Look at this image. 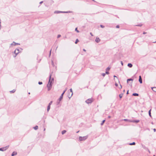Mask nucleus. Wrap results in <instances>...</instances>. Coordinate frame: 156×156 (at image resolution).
Returning a JSON list of instances; mask_svg holds the SVG:
<instances>
[{
    "label": "nucleus",
    "mask_w": 156,
    "mask_h": 156,
    "mask_svg": "<svg viewBox=\"0 0 156 156\" xmlns=\"http://www.w3.org/2000/svg\"><path fill=\"white\" fill-rule=\"evenodd\" d=\"M121 65L122 66H123V62L122 61H121Z\"/></svg>",
    "instance_id": "41"
},
{
    "label": "nucleus",
    "mask_w": 156,
    "mask_h": 156,
    "mask_svg": "<svg viewBox=\"0 0 156 156\" xmlns=\"http://www.w3.org/2000/svg\"><path fill=\"white\" fill-rule=\"evenodd\" d=\"M67 90V88H66V89H65V90H64V91L65 92H66V90Z\"/></svg>",
    "instance_id": "45"
},
{
    "label": "nucleus",
    "mask_w": 156,
    "mask_h": 156,
    "mask_svg": "<svg viewBox=\"0 0 156 156\" xmlns=\"http://www.w3.org/2000/svg\"><path fill=\"white\" fill-rule=\"evenodd\" d=\"M38 84H39V85H41V84H42V82H38Z\"/></svg>",
    "instance_id": "31"
},
{
    "label": "nucleus",
    "mask_w": 156,
    "mask_h": 156,
    "mask_svg": "<svg viewBox=\"0 0 156 156\" xmlns=\"http://www.w3.org/2000/svg\"><path fill=\"white\" fill-rule=\"evenodd\" d=\"M60 101H59V100H58L57 101V105L59 103Z\"/></svg>",
    "instance_id": "29"
},
{
    "label": "nucleus",
    "mask_w": 156,
    "mask_h": 156,
    "mask_svg": "<svg viewBox=\"0 0 156 156\" xmlns=\"http://www.w3.org/2000/svg\"><path fill=\"white\" fill-rule=\"evenodd\" d=\"M142 26V24H139V25H136V26H139V27H141V26Z\"/></svg>",
    "instance_id": "32"
},
{
    "label": "nucleus",
    "mask_w": 156,
    "mask_h": 156,
    "mask_svg": "<svg viewBox=\"0 0 156 156\" xmlns=\"http://www.w3.org/2000/svg\"><path fill=\"white\" fill-rule=\"evenodd\" d=\"M133 95L134 96H138L139 94L137 93H134L133 94Z\"/></svg>",
    "instance_id": "17"
},
{
    "label": "nucleus",
    "mask_w": 156,
    "mask_h": 156,
    "mask_svg": "<svg viewBox=\"0 0 156 156\" xmlns=\"http://www.w3.org/2000/svg\"><path fill=\"white\" fill-rule=\"evenodd\" d=\"M8 149V147H3L0 148V151H4Z\"/></svg>",
    "instance_id": "6"
},
{
    "label": "nucleus",
    "mask_w": 156,
    "mask_h": 156,
    "mask_svg": "<svg viewBox=\"0 0 156 156\" xmlns=\"http://www.w3.org/2000/svg\"><path fill=\"white\" fill-rule=\"evenodd\" d=\"M124 120L125 121H127L128 120L127 119H124Z\"/></svg>",
    "instance_id": "38"
},
{
    "label": "nucleus",
    "mask_w": 156,
    "mask_h": 156,
    "mask_svg": "<svg viewBox=\"0 0 156 156\" xmlns=\"http://www.w3.org/2000/svg\"><path fill=\"white\" fill-rule=\"evenodd\" d=\"M79 40L77 39H76L75 41V43L76 44L79 42Z\"/></svg>",
    "instance_id": "27"
},
{
    "label": "nucleus",
    "mask_w": 156,
    "mask_h": 156,
    "mask_svg": "<svg viewBox=\"0 0 156 156\" xmlns=\"http://www.w3.org/2000/svg\"><path fill=\"white\" fill-rule=\"evenodd\" d=\"M148 151H149V153H150V151H149V150H148Z\"/></svg>",
    "instance_id": "56"
},
{
    "label": "nucleus",
    "mask_w": 156,
    "mask_h": 156,
    "mask_svg": "<svg viewBox=\"0 0 156 156\" xmlns=\"http://www.w3.org/2000/svg\"><path fill=\"white\" fill-rule=\"evenodd\" d=\"M139 81L140 83H142V79L140 76H139Z\"/></svg>",
    "instance_id": "8"
},
{
    "label": "nucleus",
    "mask_w": 156,
    "mask_h": 156,
    "mask_svg": "<svg viewBox=\"0 0 156 156\" xmlns=\"http://www.w3.org/2000/svg\"><path fill=\"white\" fill-rule=\"evenodd\" d=\"M114 77H115L117 78V77L116 76H114Z\"/></svg>",
    "instance_id": "52"
},
{
    "label": "nucleus",
    "mask_w": 156,
    "mask_h": 156,
    "mask_svg": "<svg viewBox=\"0 0 156 156\" xmlns=\"http://www.w3.org/2000/svg\"><path fill=\"white\" fill-rule=\"evenodd\" d=\"M140 121L138 120H135L132 121V122H134L138 123Z\"/></svg>",
    "instance_id": "14"
},
{
    "label": "nucleus",
    "mask_w": 156,
    "mask_h": 156,
    "mask_svg": "<svg viewBox=\"0 0 156 156\" xmlns=\"http://www.w3.org/2000/svg\"><path fill=\"white\" fill-rule=\"evenodd\" d=\"M19 52H19V49H16L14 51V53L16 54V55L14 56V57H16V56L19 53Z\"/></svg>",
    "instance_id": "5"
},
{
    "label": "nucleus",
    "mask_w": 156,
    "mask_h": 156,
    "mask_svg": "<svg viewBox=\"0 0 156 156\" xmlns=\"http://www.w3.org/2000/svg\"><path fill=\"white\" fill-rule=\"evenodd\" d=\"M100 27H101V28H104V27H105V26H103V25H100Z\"/></svg>",
    "instance_id": "33"
},
{
    "label": "nucleus",
    "mask_w": 156,
    "mask_h": 156,
    "mask_svg": "<svg viewBox=\"0 0 156 156\" xmlns=\"http://www.w3.org/2000/svg\"><path fill=\"white\" fill-rule=\"evenodd\" d=\"M38 128V126H35V127H34V129L35 130H37Z\"/></svg>",
    "instance_id": "20"
},
{
    "label": "nucleus",
    "mask_w": 156,
    "mask_h": 156,
    "mask_svg": "<svg viewBox=\"0 0 156 156\" xmlns=\"http://www.w3.org/2000/svg\"><path fill=\"white\" fill-rule=\"evenodd\" d=\"M13 43H14V45H19L20 44L18 43H16L15 42H13Z\"/></svg>",
    "instance_id": "24"
},
{
    "label": "nucleus",
    "mask_w": 156,
    "mask_h": 156,
    "mask_svg": "<svg viewBox=\"0 0 156 156\" xmlns=\"http://www.w3.org/2000/svg\"><path fill=\"white\" fill-rule=\"evenodd\" d=\"M120 86L121 87V89L122 88V86L121 84H120Z\"/></svg>",
    "instance_id": "50"
},
{
    "label": "nucleus",
    "mask_w": 156,
    "mask_h": 156,
    "mask_svg": "<svg viewBox=\"0 0 156 156\" xmlns=\"http://www.w3.org/2000/svg\"><path fill=\"white\" fill-rule=\"evenodd\" d=\"M17 154V153L16 152L14 151L13 152V153L12 154L11 156H14L15 155H16Z\"/></svg>",
    "instance_id": "11"
},
{
    "label": "nucleus",
    "mask_w": 156,
    "mask_h": 156,
    "mask_svg": "<svg viewBox=\"0 0 156 156\" xmlns=\"http://www.w3.org/2000/svg\"><path fill=\"white\" fill-rule=\"evenodd\" d=\"M51 74H50L49 76L48 83L47 85V87H48V91H49L51 89L52 86L51 82H50L51 80Z\"/></svg>",
    "instance_id": "1"
},
{
    "label": "nucleus",
    "mask_w": 156,
    "mask_h": 156,
    "mask_svg": "<svg viewBox=\"0 0 156 156\" xmlns=\"http://www.w3.org/2000/svg\"><path fill=\"white\" fill-rule=\"evenodd\" d=\"M67 90V88H66V89H65V90H64V91L65 92H66V90Z\"/></svg>",
    "instance_id": "46"
},
{
    "label": "nucleus",
    "mask_w": 156,
    "mask_h": 156,
    "mask_svg": "<svg viewBox=\"0 0 156 156\" xmlns=\"http://www.w3.org/2000/svg\"><path fill=\"white\" fill-rule=\"evenodd\" d=\"M152 89L153 91H154V92H156V87L152 88Z\"/></svg>",
    "instance_id": "19"
},
{
    "label": "nucleus",
    "mask_w": 156,
    "mask_h": 156,
    "mask_svg": "<svg viewBox=\"0 0 156 156\" xmlns=\"http://www.w3.org/2000/svg\"><path fill=\"white\" fill-rule=\"evenodd\" d=\"M105 75V73H103L102 74V76H104Z\"/></svg>",
    "instance_id": "34"
},
{
    "label": "nucleus",
    "mask_w": 156,
    "mask_h": 156,
    "mask_svg": "<svg viewBox=\"0 0 156 156\" xmlns=\"http://www.w3.org/2000/svg\"><path fill=\"white\" fill-rule=\"evenodd\" d=\"M125 91V90H123V92H124Z\"/></svg>",
    "instance_id": "58"
},
{
    "label": "nucleus",
    "mask_w": 156,
    "mask_h": 156,
    "mask_svg": "<svg viewBox=\"0 0 156 156\" xmlns=\"http://www.w3.org/2000/svg\"><path fill=\"white\" fill-rule=\"evenodd\" d=\"M83 50L84 51H86V50L85 49H83Z\"/></svg>",
    "instance_id": "47"
},
{
    "label": "nucleus",
    "mask_w": 156,
    "mask_h": 156,
    "mask_svg": "<svg viewBox=\"0 0 156 156\" xmlns=\"http://www.w3.org/2000/svg\"><path fill=\"white\" fill-rule=\"evenodd\" d=\"M13 44V43H12L11 44V45H12Z\"/></svg>",
    "instance_id": "60"
},
{
    "label": "nucleus",
    "mask_w": 156,
    "mask_h": 156,
    "mask_svg": "<svg viewBox=\"0 0 156 156\" xmlns=\"http://www.w3.org/2000/svg\"><path fill=\"white\" fill-rule=\"evenodd\" d=\"M79 131H78L77 132H76V133H79Z\"/></svg>",
    "instance_id": "54"
},
{
    "label": "nucleus",
    "mask_w": 156,
    "mask_h": 156,
    "mask_svg": "<svg viewBox=\"0 0 156 156\" xmlns=\"http://www.w3.org/2000/svg\"><path fill=\"white\" fill-rule=\"evenodd\" d=\"M153 156H155V155H154Z\"/></svg>",
    "instance_id": "63"
},
{
    "label": "nucleus",
    "mask_w": 156,
    "mask_h": 156,
    "mask_svg": "<svg viewBox=\"0 0 156 156\" xmlns=\"http://www.w3.org/2000/svg\"><path fill=\"white\" fill-rule=\"evenodd\" d=\"M51 50H50V54H49V55H51Z\"/></svg>",
    "instance_id": "48"
},
{
    "label": "nucleus",
    "mask_w": 156,
    "mask_h": 156,
    "mask_svg": "<svg viewBox=\"0 0 156 156\" xmlns=\"http://www.w3.org/2000/svg\"><path fill=\"white\" fill-rule=\"evenodd\" d=\"M66 132V131L65 130H64L62 131V134L63 135Z\"/></svg>",
    "instance_id": "21"
},
{
    "label": "nucleus",
    "mask_w": 156,
    "mask_h": 156,
    "mask_svg": "<svg viewBox=\"0 0 156 156\" xmlns=\"http://www.w3.org/2000/svg\"><path fill=\"white\" fill-rule=\"evenodd\" d=\"M90 34L91 35V36H93V34H92V33H90Z\"/></svg>",
    "instance_id": "40"
},
{
    "label": "nucleus",
    "mask_w": 156,
    "mask_h": 156,
    "mask_svg": "<svg viewBox=\"0 0 156 156\" xmlns=\"http://www.w3.org/2000/svg\"><path fill=\"white\" fill-rule=\"evenodd\" d=\"M65 92L64 91H63V93L62 94H63V95L64 94V93Z\"/></svg>",
    "instance_id": "53"
},
{
    "label": "nucleus",
    "mask_w": 156,
    "mask_h": 156,
    "mask_svg": "<svg viewBox=\"0 0 156 156\" xmlns=\"http://www.w3.org/2000/svg\"><path fill=\"white\" fill-rule=\"evenodd\" d=\"M70 92L72 93V95H73V91L72 90V89L71 88L70 89Z\"/></svg>",
    "instance_id": "36"
},
{
    "label": "nucleus",
    "mask_w": 156,
    "mask_h": 156,
    "mask_svg": "<svg viewBox=\"0 0 156 156\" xmlns=\"http://www.w3.org/2000/svg\"><path fill=\"white\" fill-rule=\"evenodd\" d=\"M119 25H117L116 26V28H119Z\"/></svg>",
    "instance_id": "37"
},
{
    "label": "nucleus",
    "mask_w": 156,
    "mask_h": 156,
    "mask_svg": "<svg viewBox=\"0 0 156 156\" xmlns=\"http://www.w3.org/2000/svg\"><path fill=\"white\" fill-rule=\"evenodd\" d=\"M146 33H147L146 32H144L143 33V34H146Z\"/></svg>",
    "instance_id": "39"
},
{
    "label": "nucleus",
    "mask_w": 156,
    "mask_h": 156,
    "mask_svg": "<svg viewBox=\"0 0 156 156\" xmlns=\"http://www.w3.org/2000/svg\"><path fill=\"white\" fill-rule=\"evenodd\" d=\"M95 41L97 43H99L100 41V39L98 37H96L95 39Z\"/></svg>",
    "instance_id": "7"
},
{
    "label": "nucleus",
    "mask_w": 156,
    "mask_h": 156,
    "mask_svg": "<svg viewBox=\"0 0 156 156\" xmlns=\"http://www.w3.org/2000/svg\"><path fill=\"white\" fill-rule=\"evenodd\" d=\"M128 91H129L128 90L127 91V93H126L127 94H129Z\"/></svg>",
    "instance_id": "51"
},
{
    "label": "nucleus",
    "mask_w": 156,
    "mask_h": 156,
    "mask_svg": "<svg viewBox=\"0 0 156 156\" xmlns=\"http://www.w3.org/2000/svg\"><path fill=\"white\" fill-rule=\"evenodd\" d=\"M50 106L49 105H48V107H47V111L48 112L49 111V110L50 109Z\"/></svg>",
    "instance_id": "15"
},
{
    "label": "nucleus",
    "mask_w": 156,
    "mask_h": 156,
    "mask_svg": "<svg viewBox=\"0 0 156 156\" xmlns=\"http://www.w3.org/2000/svg\"><path fill=\"white\" fill-rule=\"evenodd\" d=\"M153 130L154 132H155L156 131V129H154Z\"/></svg>",
    "instance_id": "44"
},
{
    "label": "nucleus",
    "mask_w": 156,
    "mask_h": 156,
    "mask_svg": "<svg viewBox=\"0 0 156 156\" xmlns=\"http://www.w3.org/2000/svg\"><path fill=\"white\" fill-rule=\"evenodd\" d=\"M154 43H156V41L155 42H154Z\"/></svg>",
    "instance_id": "62"
},
{
    "label": "nucleus",
    "mask_w": 156,
    "mask_h": 156,
    "mask_svg": "<svg viewBox=\"0 0 156 156\" xmlns=\"http://www.w3.org/2000/svg\"><path fill=\"white\" fill-rule=\"evenodd\" d=\"M75 30L76 31L77 33L79 32V31L77 30V28H76L75 29Z\"/></svg>",
    "instance_id": "28"
},
{
    "label": "nucleus",
    "mask_w": 156,
    "mask_h": 156,
    "mask_svg": "<svg viewBox=\"0 0 156 156\" xmlns=\"http://www.w3.org/2000/svg\"><path fill=\"white\" fill-rule=\"evenodd\" d=\"M151 109H150L149 110V111L148 113H149V115L151 117Z\"/></svg>",
    "instance_id": "18"
},
{
    "label": "nucleus",
    "mask_w": 156,
    "mask_h": 156,
    "mask_svg": "<svg viewBox=\"0 0 156 156\" xmlns=\"http://www.w3.org/2000/svg\"><path fill=\"white\" fill-rule=\"evenodd\" d=\"M43 3V1H41L40 2V4H41Z\"/></svg>",
    "instance_id": "42"
},
{
    "label": "nucleus",
    "mask_w": 156,
    "mask_h": 156,
    "mask_svg": "<svg viewBox=\"0 0 156 156\" xmlns=\"http://www.w3.org/2000/svg\"><path fill=\"white\" fill-rule=\"evenodd\" d=\"M15 91H16V90H15L14 89V90H12L10 91V92L11 93H13Z\"/></svg>",
    "instance_id": "26"
},
{
    "label": "nucleus",
    "mask_w": 156,
    "mask_h": 156,
    "mask_svg": "<svg viewBox=\"0 0 156 156\" xmlns=\"http://www.w3.org/2000/svg\"><path fill=\"white\" fill-rule=\"evenodd\" d=\"M133 79L131 78L127 80V83H128L129 81H133Z\"/></svg>",
    "instance_id": "16"
},
{
    "label": "nucleus",
    "mask_w": 156,
    "mask_h": 156,
    "mask_svg": "<svg viewBox=\"0 0 156 156\" xmlns=\"http://www.w3.org/2000/svg\"><path fill=\"white\" fill-rule=\"evenodd\" d=\"M94 101L93 98H90L87 100L86 101V102L87 104L91 103Z\"/></svg>",
    "instance_id": "4"
},
{
    "label": "nucleus",
    "mask_w": 156,
    "mask_h": 156,
    "mask_svg": "<svg viewBox=\"0 0 156 156\" xmlns=\"http://www.w3.org/2000/svg\"><path fill=\"white\" fill-rule=\"evenodd\" d=\"M70 12V11H67V12H63L61 11H56L54 12L55 13H68Z\"/></svg>",
    "instance_id": "3"
},
{
    "label": "nucleus",
    "mask_w": 156,
    "mask_h": 156,
    "mask_svg": "<svg viewBox=\"0 0 156 156\" xmlns=\"http://www.w3.org/2000/svg\"><path fill=\"white\" fill-rule=\"evenodd\" d=\"M54 80V78H51V80L50 82H51V83H52L53 82Z\"/></svg>",
    "instance_id": "23"
},
{
    "label": "nucleus",
    "mask_w": 156,
    "mask_h": 156,
    "mask_svg": "<svg viewBox=\"0 0 156 156\" xmlns=\"http://www.w3.org/2000/svg\"><path fill=\"white\" fill-rule=\"evenodd\" d=\"M61 35L60 34L58 35V36H57V38H58L60 37H61Z\"/></svg>",
    "instance_id": "35"
},
{
    "label": "nucleus",
    "mask_w": 156,
    "mask_h": 156,
    "mask_svg": "<svg viewBox=\"0 0 156 156\" xmlns=\"http://www.w3.org/2000/svg\"><path fill=\"white\" fill-rule=\"evenodd\" d=\"M135 144V143L134 142H133L132 143H130L128 144V145H134Z\"/></svg>",
    "instance_id": "13"
},
{
    "label": "nucleus",
    "mask_w": 156,
    "mask_h": 156,
    "mask_svg": "<svg viewBox=\"0 0 156 156\" xmlns=\"http://www.w3.org/2000/svg\"><path fill=\"white\" fill-rule=\"evenodd\" d=\"M57 48H58V47H56V49H57Z\"/></svg>",
    "instance_id": "61"
},
{
    "label": "nucleus",
    "mask_w": 156,
    "mask_h": 156,
    "mask_svg": "<svg viewBox=\"0 0 156 156\" xmlns=\"http://www.w3.org/2000/svg\"><path fill=\"white\" fill-rule=\"evenodd\" d=\"M111 116H109L108 117V118H111Z\"/></svg>",
    "instance_id": "49"
},
{
    "label": "nucleus",
    "mask_w": 156,
    "mask_h": 156,
    "mask_svg": "<svg viewBox=\"0 0 156 156\" xmlns=\"http://www.w3.org/2000/svg\"><path fill=\"white\" fill-rule=\"evenodd\" d=\"M1 21H0V25H1Z\"/></svg>",
    "instance_id": "57"
},
{
    "label": "nucleus",
    "mask_w": 156,
    "mask_h": 156,
    "mask_svg": "<svg viewBox=\"0 0 156 156\" xmlns=\"http://www.w3.org/2000/svg\"><path fill=\"white\" fill-rule=\"evenodd\" d=\"M110 67H108L106 69V74H109V72H108L107 71V70H109L110 69Z\"/></svg>",
    "instance_id": "9"
},
{
    "label": "nucleus",
    "mask_w": 156,
    "mask_h": 156,
    "mask_svg": "<svg viewBox=\"0 0 156 156\" xmlns=\"http://www.w3.org/2000/svg\"><path fill=\"white\" fill-rule=\"evenodd\" d=\"M63 94H62L61 96H60V98H59L58 100H59V101H61L62 99L63 98Z\"/></svg>",
    "instance_id": "10"
},
{
    "label": "nucleus",
    "mask_w": 156,
    "mask_h": 156,
    "mask_svg": "<svg viewBox=\"0 0 156 156\" xmlns=\"http://www.w3.org/2000/svg\"><path fill=\"white\" fill-rule=\"evenodd\" d=\"M122 95H123V94H120L119 95V97L120 98H122Z\"/></svg>",
    "instance_id": "25"
},
{
    "label": "nucleus",
    "mask_w": 156,
    "mask_h": 156,
    "mask_svg": "<svg viewBox=\"0 0 156 156\" xmlns=\"http://www.w3.org/2000/svg\"><path fill=\"white\" fill-rule=\"evenodd\" d=\"M127 66H128L130 68L132 67V66H133L132 64H131V63H128V65Z\"/></svg>",
    "instance_id": "12"
},
{
    "label": "nucleus",
    "mask_w": 156,
    "mask_h": 156,
    "mask_svg": "<svg viewBox=\"0 0 156 156\" xmlns=\"http://www.w3.org/2000/svg\"><path fill=\"white\" fill-rule=\"evenodd\" d=\"M105 122V120H103L102 121V122H101V126L103 125V124Z\"/></svg>",
    "instance_id": "22"
},
{
    "label": "nucleus",
    "mask_w": 156,
    "mask_h": 156,
    "mask_svg": "<svg viewBox=\"0 0 156 156\" xmlns=\"http://www.w3.org/2000/svg\"><path fill=\"white\" fill-rule=\"evenodd\" d=\"M88 137V136H86L83 137L80 136L79 138V140L80 141L85 140Z\"/></svg>",
    "instance_id": "2"
},
{
    "label": "nucleus",
    "mask_w": 156,
    "mask_h": 156,
    "mask_svg": "<svg viewBox=\"0 0 156 156\" xmlns=\"http://www.w3.org/2000/svg\"><path fill=\"white\" fill-rule=\"evenodd\" d=\"M52 101H51L50 103L48 105H49L50 106L51 105V104L52 103Z\"/></svg>",
    "instance_id": "30"
},
{
    "label": "nucleus",
    "mask_w": 156,
    "mask_h": 156,
    "mask_svg": "<svg viewBox=\"0 0 156 156\" xmlns=\"http://www.w3.org/2000/svg\"><path fill=\"white\" fill-rule=\"evenodd\" d=\"M1 29V25H0V30Z\"/></svg>",
    "instance_id": "55"
},
{
    "label": "nucleus",
    "mask_w": 156,
    "mask_h": 156,
    "mask_svg": "<svg viewBox=\"0 0 156 156\" xmlns=\"http://www.w3.org/2000/svg\"><path fill=\"white\" fill-rule=\"evenodd\" d=\"M28 94H30V92H29V93H28Z\"/></svg>",
    "instance_id": "59"
},
{
    "label": "nucleus",
    "mask_w": 156,
    "mask_h": 156,
    "mask_svg": "<svg viewBox=\"0 0 156 156\" xmlns=\"http://www.w3.org/2000/svg\"><path fill=\"white\" fill-rule=\"evenodd\" d=\"M115 85L116 86H118V84L117 83H115Z\"/></svg>",
    "instance_id": "43"
}]
</instances>
